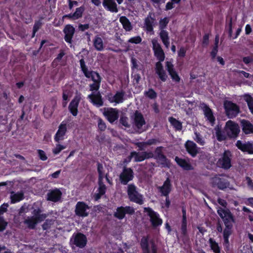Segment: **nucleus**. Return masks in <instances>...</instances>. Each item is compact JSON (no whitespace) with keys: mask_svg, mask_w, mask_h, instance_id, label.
<instances>
[{"mask_svg":"<svg viewBox=\"0 0 253 253\" xmlns=\"http://www.w3.org/2000/svg\"><path fill=\"white\" fill-rule=\"evenodd\" d=\"M124 93L122 92H117L115 95H111L109 96V100L111 103L118 104L123 102Z\"/></svg>","mask_w":253,"mask_h":253,"instance_id":"c85d7f7f","label":"nucleus"},{"mask_svg":"<svg viewBox=\"0 0 253 253\" xmlns=\"http://www.w3.org/2000/svg\"><path fill=\"white\" fill-rule=\"evenodd\" d=\"M80 63L82 70L86 77H89V75L90 74H91L92 73L95 72L94 71H90L88 70L87 67L85 66L84 61L83 59H82L80 60Z\"/></svg>","mask_w":253,"mask_h":253,"instance_id":"37998d69","label":"nucleus"},{"mask_svg":"<svg viewBox=\"0 0 253 253\" xmlns=\"http://www.w3.org/2000/svg\"><path fill=\"white\" fill-rule=\"evenodd\" d=\"M120 21L122 23L123 28L126 31H129L132 29L130 22L125 16H122L120 18Z\"/></svg>","mask_w":253,"mask_h":253,"instance_id":"58836bf2","label":"nucleus"},{"mask_svg":"<svg viewBox=\"0 0 253 253\" xmlns=\"http://www.w3.org/2000/svg\"><path fill=\"white\" fill-rule=\"evenodd\" d=\"M169 121L171 125L176 130H181L182 128V123L176 119L171 117L169 118Z\"/></svg>","mask_w":253,"mask_h":253,"instance_id":"ea45409f","label":"nucleus"},{"mask_svg":"<svg viewBox=\"0 0 253 253\" xmlns=\"http://www.w3.org/2000/svg\"><path fill=\"white\" fill-rule=\"evenodd\" d=\"M103 5L105 8L112 12H117V5L114 0H104Z\"/></svg>","mask_w":253,"mask_h":253,"instance_id":"393cba45","label":"nucleus"},{"mask_svg":"<svg viewBox=\"0 0 253 253\" xmlns=\"http://www.w3.org/2000/svg\"><path fill=\"white\" fill-rule=\"evenodd\" d=\"M209 157V155L205 152H201L199 155V159L202 162H205L207 160H208Z\"/></svg>","mask_w":253,"mask_h":253,"instance_id":"052dcab7","label":"nucleus"},{"mask_svg":"<svg viewBox=\"0 0 253 253\" xmlns=\"http://www.w3.org/2000/svg\"><path fill=\"white\" fill-rule=\"evenodd\" d=\"M84 11V8L83 7L77 8L76 11L73 13V20L78 19L81 17Z\"/></svg>","mask_w":253,"mask_h":253,"instance_id":"a18cd8bd","label":"nucleus"},{"mask_svg":"<svg viewBox=\"0 0 253 253\" xmlns=\"http://www.w3.org/2000/svg\"><path fill=\"white\" fill-rule=\"evenodd\" d=\"M224 130L230 139L236 138L240 132L238 124L231 120L228 121L224 126Z\"/></svg>","mask_w":253,"mask_h":253,"instance_id":"f03ea898","label":"nucleus"},{"mask_svg":"<svg viewBox=\"0 0 253 253\" xmlns=\"http://www.w3.org/2000/svg\"><path fill=\"white\" fill-rule=\"evenodd\" d=\"M103 167L102 165H98V172L99 173V187L94 193V198L95 200L99 199L102 196L105 194L106 192V186L102 182V179L104 176L103 172Z\"/></svg>","mask_w":253,"mask_h":253,"instance_id":"20e7f679","label":"nucleus"},{"mask_svg":"<svg viewBox=\"0 0 253 253\" xmlns=\"http://www.w3.org/2000/svg\"><path fill=\"white\" fill-rule=\"evenodd\" d=\"M141 41L142 39L140 36L134 37L128 40V42L135 44L139 43Z\"/></svg>","mask_w":253,"mask_h":253,"instance_id":"4d7b16f0","label":"nucleus"},{"mask_svg":"<svg viewBox=\"0 0 253 253\" xmlns=\"http://www.w3.org/2000/svg\"><path fill=\"white\" fill-rule=\"evenodd\" d=\"M66 148V146L61 145L58 143L56 144L55 147L53 149V153L55 155L59 154L62 150L65 149Z\"/></svg>","mask_w":253,"mask_h":253,"instance_id":"8fccbe9b","label":"nucleus"},{"mask_svg":"<svg viewBox=\"0 0 253 253\" xmlns=\"http://www.w3.org/2000/svg\"><path fill=\"white\" fill-rule=\"evenodd\" d=\"M232 154L229 150H225L218 159L217 166L224 169H228L231 167Z\"/></svg>","mask_w":253,"mask_h":253,"instance_id":"423d86ee","label":"nucleus"},{"mask_svg":"<svg viewBox=\"0 0 253 253\" xmlns=\"http://www.w3.org/2000/svg\"><path fill=\"white\" fill-rule=\"evenodd\" d=\"M217 202L223 207V208H226L227 203L225 200L219 198L217 199Z\"/></svg>","mask_w":253,"mask_h":253,"instance_id":"774afa93","label":"nucleus"},{"mask_svg":"<svg viewBox=\"0 0 253 253\" xmlns=\"http://www.w3.org/2000/svg\"><path fill=\"white\" fill-rule=\"evenodd\" d=\"M209 243L211 249L214 253H221V248L214 239L210 238L209 240Z\"/></svg>","mask_w":253,"mask_h":253,"instance_id":"473e14b6","label":"nucleus"},{"mask_svg":"<svg viewBox=\"0 0 253 253\" xmlns=\"http://www.w3.org/2000/svg\"><path fill=\"white\" fill-rule=\"evenodd\" d=\"M75 31V28L71 25H67L65 26L63 32L65 34L64 39L67 42L72 43V39Z\"/></svg>","mask_w":253,"mask_h":253,"instance_id":"aec40b11","label":"nucleus"},{"mask_svg":"<svg viewBox=\"0 0 253 253\" xmlns=\"http://www.w3.org/2000/svg\"><path fill=\"white\" fill-rule=\"evenodd\" d=\"M175 161L177 164L184 170H190L194 169V167L190 164L189 159H182L176 156L175 158Z\"/></svg>","mask_w":253,"mask_h":253,"instance_id":"6ab92c4d","label":"nucleus"},{"mask_svg":"<svg viewBox=\"0 0 253 253\" xmlns=\"http://www.w3.org/2000/svg\"><path fill=\"white\" fill-rule=\"evenodd\" d=\"M236 146L243 152H247L250 154H253V143L251 141L243 142L241 140H238Z\"/></svg>","mask_w":253,"mask_h":253,"instance_id":"1a4fd4ad","label":"nucleus"},{"mask_svg":"<svg viewBox=\"0 0 253 253\" xmlns=\"http://www.w3.org/2000/svg\"><path fill=\"white\" fill-rule=\"evenodd\" d=\"M223 106L226 115L229 119L236 117L240 112L239 106L231 101H224Z\"/></svg>","mask_w":253,"mask_h":253,"instance_id":"7ed1b4c3","label":"nucleus"},{"mask_svg":"<svg viewBox=\"0 0 253 253\" xmlns=\"http://www.w3.org/2000/svg\"><path fill=\"white\" fill-rule=\"evenodd\" d=\"M145 94L150 99H154L156 97V93L151 89L148 90V91L145 92Z\"/></svg>","mask_w":253,"mask_h":253,"instance_id":"5fc2aeb1","label":"nucleus"},{"mask_svg":"<svg viewBox=\"0 0 253 253\" xmlns=\"http://www.w3.org/2000/svg\"><path fill=\"white\" fill-rule=\"evenodd\" d=\"M81 98V94L77 93L69 104V111L74 116H77L78 114V105Z\"/></svg>","mask_w":253,"mask_h":253,"instance_id":"4468645a","label":"nucleus"},{"mask_svg":"<svg viewBox=\"0 0 253 253\" xmlns=\"http://www.w3.org/2000/svg\"><path fill=\"white\" fill-rule=\"evenodd\" d=\"M162 147H159V163L163 167H169L170 161L162 153Z\"/></svg>","mask_w":253,"mask_h":253,"instance_id":"72a5a7b5","label":"nucleus"},{"mask_svg":"<svg viewBox=\"0 0 253 253\" xmlns=\"http://www.w3.org/2000/svg\"><path fill=\"white\" fill-rule=\"evenodd\" d=\"M209 35L208 34H205L203 38V44L204 45H208L209 44Z\"/></svg>","mask_w":253,"mask_h":253,"instance_id":"338daca9","label":"nucleus"},{"mask_svg":"<svg viewBox=\"0 0 253 253\" xmlns=\"http://www.w3.org/2000/svg\"><path fill=\"white\" fill-rule=\"evenodd\" d=\"M241 126L243 131L246 134L253 133V125L248 120H242Z\"/></svg>","mask_w":253,"mask_h":253,"instance_id":"5701e85b","label":"nucleus"},{"mask_svg":"<svg viewBox=\"0 0 253 253\" xmlns=\"http://www.w3.org/2000/svg\"><path fill=\"white\" fill-rule=\"evenodd\" d=\"M172 189V185L171 184V180L169 177H168L166 180L164 182L163 185L160 187L159 186V192L161 193V197H164L165 200L159 199L161 200V205L162 208H164V205H165L166 208H169L170 201L169 198V194L171 192Z\"/></svg>","mask_w":253,"mask_h":253,"instance_id":"f257e3e1","label":"nucleus"},{"mask_svg":"<svg viewBox=\"0 0 253 253\" xmlns=\"http://www.w3.org/2000/svg\"><path fill=\"white\" fill-rule=\"evenodd\" d=\"M134 212V209L129 206L126 207H120L117 209L116 212L115 213V216L119 219H123L126 214H131Z\"/></svg>","mask_w":253,"mask_h":253,"instance_id":"ddd939ff","label":"nucleus"},{"mask_svg":"<svg viewBox=\"0 0 253 253\" xmlns=\"http://www.w3.org/2000/svg\"><path fill=\"white\" fill-rule=\"evenodd\" d=\"M29 211L28 206L24 205L19 210V214L23 216L25 213H27Z\"/></svg>","mask_w":253,"mask_h":253,"instance_id":"bf43d9fd","label":"nucleus"},{"mask_svg":"<svg viewBox=\"0 0 253 253\" xmlns=\"http://www.w3.org/2000/svg\"><path fill=\"white\" fill-rule=\"evenodd\" d=\"M88 98L93 105L97 107H100L103 105V101L99 92H93L88 96Z\"/></svg>","mask_w":253,"mask_h":253,"instance_id":"4be33fe9","label":"nucleus"},{"mask_svg":"<svg viewBox=\"0 0 253 253\" xmlns=\"http://www.w3.org/2000/svg\"><path fill=\"white\" fill-rule=\"evenodd\" d=\"M154 22V19L153 18V15L150 14L148 17L145 19V23H144V28L147 32H149L151 34H153V26Z\"/></svg>","mask_w":253,"mask_h":253,"instance_id":"bb28decb","label":"nucleus"},{"mask_svg":"<svg viewBox=\"0 0 253 253\" xmlns=\"http://www.w3.org/2000/svg\"><path fill=\"white\" fill-rule=\"evenodd\" d=\"M41 211L39 209L33 211V216L35 217V220L40 218L41 216H44V218L46 217L45 215H41Z\"/></svg>","mask_w":253,"mask_h":253,"instance_id":"13d9d810","label":"nucleus"},{"mask_svg":"<svg viewBox=\"0 0 253 253\" xmlns=\"http://www.w3.org/2000/svg\"><path fill=\"white\" fill-rule=\"evenodd\" d=\"M89 207L83 202H79L76 208V214L81 216H86L88 213Z\"/></svg>","mask_w":253,"mask_h":253,"instance_id":"a211bd4d","label":"nucleus"},{"mask_svg":"<svg viewBox=\"0 0 253 253\" xmlns=\"http://www.w3.org/2000/svg\"><path fill=\"white\" fill-rule=\"evenodd\" d=\"M168 78L166 72L163 69V66L161 64H159V79L163 81H165Z\"/></svg>","mask_w":253,"mask_h":253,"instance_id":"09e8293b","label":"nucleus"},{"mask_svg":"<svg viewBox=\"0 0 253 253\" xmlns=\"http://www.w3.org/2000/svg\"><path fill=\"white\" fill-rule=\"evenodd\" d=\"M120 123L126 128H129L131 126V124L128 122V118L125 117H122L121 118Z\"/></svg>","mask_w":253,"mask_h":253,"instance_id":"603ef678","label":"nucleus"},{"mask_svg":"<svg viewBox=\"0 0 253 253\" xmlns=\"http://www.w3.org/2000/svg\"><path fill=\"white\" fill-rule=\"evenodd\" d=\"M169 18L165 17L159 21V25L162 30L167 26V24L169 22Z\"/></svg>","mask_w":253,"mask_h":253,"instance_id":"864d4df0","label":"nucleus"},{"mask_svg":"<svg viewBox=\"0 0 253 253\" xmlns=\"http://www.w3.org/2000/svg\"><path fill=\"white\" fill-rule=\"evenodd\" d=\"M232 17L228 16L226 19L225 29L228 33V36L230 38L232 37Z\"/></svg>","mask_w":253,"mask_h":253,"instance_id":"4c0bfd02","label":"nucleus"},{"mask_svg":"<svg viewBox=\"0 0 253 253\" xmlns=\"http://www.w3.org/2000/svg\"><path fill=\"white\" fill-rule=\"evenodd\" d=\"M166 67L172 80L175 82H179L180 78L176 72L174 70L172 64L170 62L167 61L166 63Z\"/></svg>","mask_w":253,"mask_h":253,"instance_id":"b1692460","label":"nucleus"},{"mask_svg":"<svg viewBox=\"0 0 253 253\" xmlns=\"http://www.w3.org/2000/svg\"><path fill=\"white\" fill-rule=\"evenodd\" d=\"M103 114L111 123L117 120L119 117L118 111L114 108L105 109Z\"/></svg>","mask_w":253,"mask_h":253,"instance_id":"2eb2a0df","label":"nucleus"},{"mask_svg":"<svg viewBox=\"0 0 253 253\" xmlns=\"http://www.w3.org/2000/svg\"><path fill=\"white\" fill-rule=\"evenodd\" d=\"M152 43L153 45V49L156 57H158V41L157 38L153 39L152 40Z\"/></svg>","mask_w":253,"mask_h":253,"instance_id":"49530a36","label":"nucleus"},{"mask_svg":"<svg viewBox=\"0 0 253 253\" xmlns=\"http://www.w3.org/2000/svg\"><path fill=\"white\" fill-rule=\"evenodd\" d=\"M147 155L144 152L136 153L133 152L131 153L130 156L128 158V162L130 161L131 158L134 159L136 162H141L148 158Z\"/></svg>","mask_w":253,"mask_h":253,"instance_id":"cd10ccee","label":"nucleus"},{"mask_svg":"<svg viewBox=\"0 0 253 253\" xmlns=\"http://www.w3.org/2000/svg\"><path fill=\"white\" fill-rule=\"evenodd\" d=\"M218 51V47L217 46H214L212 49V51L211 52V56L212 59L215 58L216 54Z\"/></svg>","mask_w":253,"mask_h":253,"instance_id":"0e129e2a","label":"nucleus"},{"mask_svg":"<svg viewBox=\"0 0 253 253\" xmlns=\"http://www.w3.org/2000/svg\"><path fill=\"white\" fill-rule=\"evenodd\" d=\"M87 242L86 236L80 232L74 234L70 239V243L72 245L80 249L84 248L86 245Z\"/></svg>","mask_w":253,"mask_h":253,"instance_id":"39448f33","label":"nucleus"},{"mask_svg":"<svg viewBox=\"0 0 253 253\" xmlns=\"http://www.w3.org/2000/svg\"><path fill=\"white\" fill-rule=\"evenodd\" d=\"M98 126L99 128L102 131L104 130L106 127L105 123L101 119L98 120Z\"/></svg>","mask_w":253,"mask_h":253,"instance_id":"680f3d73","label":"nucleus"},{"mask_svg":"<svg viewBox=\"0 0 253 253\" xmlns=\"http://www.w3.org/2000/svg\"><path fill=\"white\" fill-rule=\"evenodd\" d=\"M185 147L188 153L192 157H195L198 153L197 145L192 141L188 140L185 144Z\"/></svg>","mask_w":253,"mask_h":253,"instance_id":"412c9836","label":"nucleus"},{"mask_svg":"<svg viewBox=\"0 0 253 253\" xmlns=\"http://www.w3.org/2000/svg\"><path fill=\"white\" fill-rule=\"evenodd\" d=\"M246 181L248 186L252 190H253V182L252 179L249 176L246 177Z\"/></svg>","mask_w":253,"mask_h":253,"instance_id":"e2e57ef3","label":"nucleus"},{"mask_svg":"<svg viewBox=\"0 0 253 253\" xmlns=\"http://www.w3.org/2000/svg\"><path fill=\"white\" fill-rule=\"evenodd\" d=\"M204 114L207 120L209 121L211 125L214 124L215 118L213 115L211 110L207 106H206L204 109Z\"/></svg>","mask_w":253,"mask_h":253,"instance_id":"2f4dec72","label":"nucleus"},{"mask_svg":"<svg viewBox=\"0 0 253 253\" xmlns=\"http://www.w3.org/2000/svg\"><path fill=\"white\" fill-rule=\"evenodd\" d=\"M127 194L131 201L139 205H142L143 203L142 196L136 191L134 185L130 184L128 186Z\"/></svg>","mask_w":253,"mask_h":253,"instance_id":"6e6552de","label":"nucleus"},{"mask_svg":"<svg viewBox=\"0 0 253 253\" xmlns=\"http://www.w3.org/2000/svg\"><path fill=\"white\" fill-rule=\"evenodd\" d=\"M215 135L216 139L218 141H222L227 139L228 136L227 133L225 132L224 129L223 131L218 126L215 127Z\"/></svg>","mask_w":253,"mask_h":253,"instance_id":"c756f323","label":"nucleus"},{"mask_svg":"<svg viewBox=\"0 0 253 253\" xmlns=\"http://www.w3.org/2000/svg\"><path fill=\"white\" fill-rule=\"evenodd\" d=\"M133 177V173L130 168H125L120 174V179L122 184L126 185Z\"/></svg>","mask_w":253,"mask_h":253,"instance_id":"9d476101","label":"nucleus"},{"mask_svg":"<svg viewBox=\"0 0 253 253\" xmlns=\"http://www.w3.org/2000/svg\"><path fill=\"white\" fill-rule=\"evenodd\" d=\"M210 182L212 187H217L220 190H224L229 187V182L224 178H221L216 175L211 178Z\"/></svg>","mask_w":253,"mask_h":253,"instance_id":"0eeeda50","label":"nucleus"},{"mask_svg":"<svg viewBox=\"0 0 253 253\" xmlns=\"http://www.w3.org/2000/svg\"><path fill=\"white\" fill-rule=\"evenodd\" d=\"M132 120V126L138 129H140L145 125V122L142 115L137 111H136L134 114L131 116Z\"/></svg>","mask_w":253,"mask_h":253,"instance_id":"f8f14e48","label":"nucleus"},{"mask_svg":"<svg viewBox=\"0 0 253 253\" xmlns=\"http://www.w3.org/2000/svg\"><path fill=\"white\" fill-rule=\"evenodd\" d=\"M187 222H182L181 226V237L182 238V240H184L188 238V235L187 233Z\"/></svg>","mask_w":253,"mask_h":253,"instance_id":"c03bdc74","label":"nucleus"},{"mask_svg":"<svg viewBox=\"0 0 253 253\" xmlns=\"http://www.w3.org/2000/svg\"><path fill=\"white\" fill-rule=\"evenodd\" d=\"M195 134L196 136L195 138H194L195 141H196L198 143H199L201 145H204L205 143V142L203 138L201 135V134L197 132H195Z\"/></svg>","mask_w":253,"mask_h":253,"instance_id":"3c124183","label":"nucleus"},{"mask_svg":"<svg viewBox=\"0 0 253 253\" xmlns=\"http://www.w3.org/2000/svg\"><path fill=\"white\" fill-rule=\"evenodd\" d=\"M160 38L165 46L167 48H169V37L168 32L164 30H161L159 33Z\"/></svg>","mask_w":253,"mask_h":253,"instance_id":"e433bc0d","label":"nucleus"},{"mask_svg":"<svg viewBox=\"0 0 253 253\" xmlns=\"http://www.w3.org/2000/svg\"><path fill=\"white\" fill-rule=\"evenodd\" d=\"M67 131L66 124L62 122L58 127V129L54 136V140L59 143L64 139V136Z\"/></svg>","mask_w":253,"mask_h":253,"instance_id":"dca6fc26","label":"nucleus"},{"mask_svg":"<svg viewBox=\"0 0 253 253\" xmlns=\"http://www.w3.org/2000/svg\"><path fill=\"white\" fill-rule=\"evenodd\" d=\"M24 198V194L22 192L15 193L12 192L10 194V199L11 203H15L18 202Z\"/></svg>","mask_w":253,"mask_h":253,"instance_id":"c9c22d12","label":"nucleus"},{"mask_svg":"<svg viewBox=\"0 0 253 253\" xmlns=\"http://www.w3.org/2000/svg\"><path fill=\"white\" fill-rule=\"evenodd\" d=\"M225 228L223 231V238H229L232 233V222H224Z\"/></svg>","mask_w":253,"mask_h":253,"instance_id":"a19ab883","label":"nucleus"},{"mask_svg":"<svg viewBox=\"0 0 253 253\" xmlns=\"http://www.w3.org/2000/svg\"><path fill=\"white\" fill-rule=\"evenodd\" d=\"M243 97L244 100L247 103L250 112L253 115V98L248 94H245Z\"/></svg>","mask_w":253,"mask_h":253,"instance_id":"79ce46f5","label":"nucleus"},{"mask_svg":"<svg viewBox=\"0 0 253 253\" xmlns=\"http://www.w3.org/2000/svg\"><path fill=\"white\" fill-rule=\"evenodd\" d=\"M144 212L150 217V221H155L154 220L155 213L151 209L145 208L144 209Z\"/></svg>","mask_w":253,"mask_h":253,"instance_id":"de8ad7c7","label":"nucleus"},{"mask_svg":"<svg viewBox=\"0 0 253 253\" xmlns=\"http://www.w3.org/2000/svg\"><path fill=\"white\" fill-rule=\"evenodd\" d=\"M93 45L98 51H102L104 49V44L102 39L97 35L93 40Z\"/></svg>","mask_w":253,"mask_h":253,"instance_id":"7c9ffc66","label":"nucleus"},{"mask_svg":"<svg viewBox=\"0 0 253 253\" xmlns=\"http://www.w3.org/2000/svg\"><path fill=\"white\" fill-rule=\"evenodd\" d=\"M148 237H143L141 240L140 246L143 253H150L148 244Z\"/></svg>","mask_w":253,"mask_h":253,"instance_id":"f704fd0d","label":"nucleus"},{"mask_svg":"<svg viewBox=\"0 0 253 253\" xmlns=\"http://www.w3.org/2000/svg\"><path fill=\"white\" fill-rule=\"evenodd\" d=\"M89 77L87 78H90L94 83L90 85V90L91 91L97 90L100 87V84L101 82V78L99 75L96 73H92L89 75Z\"/></svg>","mask_w":253,"mask_h":253,"instance_id":"f3484780","label":"nucleus"},{"mask_svg":"<svg viewBox=\"0 0 253 253\" xmlns=\"http://www.w3.org/2000/svg\"><path fill=\"white\" fill-rule=\"evenodd\" d=\"M217 213L223 221H234V216L229 209L219 207Z\"/></svg>","mask_w":253,"mask_h":253,"instance_id":"9b49d317","label":"nucleus"},{"mask_svg":"<svg viewBox=\"0 0 253 253\" xmlns=\"http://www.w3.org/2000/svg\"><path fill=\"white\" fill-rule=\"evenodd\" d=\"M62 193L58 189H54L47 194V200L52 202H57L61 198Z\"/></svg>","mask_w":253,"mask_h":253,"instance_id":"a878e982","label":"nucleus"},{"mask_svg":"<svg viewBox=\"0 0 253 253\" xmlns=\"http://www.w3.org/2000/svg\"><path fill=\"white\" fill-rule=\"evenodd\" d=\"M166 227L168 230L169 233H171V232H173L175 233L176 237L178 238V233L176 228L174 227L171 228L170 226L169 225V222H166Z\"/></svg>","mask_w":253,"mask_h":253,"instance_id":"6e6d98bb","label":"nucleus"},{"mask_svg":"<svg viewBox=\"0 0 253 253\" xmlns=\"http://www.w3.org/2000/svg\"><path fill=\"white\" fill-rule=\"evenodd\" d=\"M243 61L246 64H248L253 62V58L251 56L244 57L243 58Z\"/></svg>","mask_w":253,"mask_h":253,"instance_id":"69168bd1","label":"nucleus"}]
</instances>
